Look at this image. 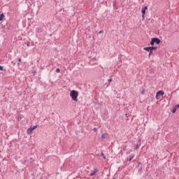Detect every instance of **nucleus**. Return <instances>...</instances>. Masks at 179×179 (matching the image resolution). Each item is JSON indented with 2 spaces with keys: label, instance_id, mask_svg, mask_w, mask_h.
I'll return each instance as SVG.
<instances>
[{
  "label": "nucleus",
  "instance_id": "obj_7",
  "mask_svg": "<svg viewBox=\"0 0 179 179\" xmlns=\"http://www.w3.org/2000/svg\"><path fill=\"white\" fill-rule=\"evenodd\" d=\"M5 17V15H3V13L0 15V22L2 21L3 20V17Z\"/></svg>",
  "mask_w": 179,
  "mask_h": 179
},
{
  "label": "nucleus",
  "instance_id": "obj_1",
  "mask_svg": "<svg viewBox=\"0 0 179 179\" xmlns=\"http://www.w3.org/2000/svg\"><path fill=\"white\" fill-rule=\"evenodd\" d=\"M78 96H79V92L76 90H72L70 92V97H71L73 101H78Z\"/></svg>",
  "mask_w": 179,
  "mask_h": 179
},
{
  "label": "nucleus",
  "instance_id": "obj_11",
  "mask_svg": "<svg viewBox=\"0 0 179 179\" xmlns=\"http://www.w3.org/2000/svg\"><path fill=\"white\" fill-rule=\"evenodd\" d=\"M151 51H153V50H157V47H155V46H151L150 47Z\"/></svg>",
  "mask_w": 179,
  "mask_h": 179
},
{
  "label": "nucleus",
  "instance_id": "obj_21",
  "mask_svg": "<svg viewBox=\"0 0 179 179\" xmlns=\"http://www.w3.org/2000/svg\"><path fill=\"white\" fill-rule=\"evenodd\" d=\"M142 9H145V10H147L148 9V6H145L144 8H143Z\"/></svg>",
  "mask_w": 179,
  "mask_h": 179
},
{
  "label": "nucleus",
  "instance_id": "obj_30",
  "mask_svg": "<svg viewBox=\"0 0 179 179\" xmlns=\"http://www.w3.org/2000/svg\"><path fill=\"white\" fill-rule=\"evenodd\" d=\"M113 179H115V178H113Z\"/></svg>",
  "mask_w": 179,
  "mask_h": 179
},
{
  "label": "nucleus",
  "instance_id": "obj_16",
  "mask_svg": "<svg viewBox=\"0 0 179 179\" xmlns=\"http://www.w3.org/2000/svg\"><path fill=\"white\" fill-rule=\"evenodd\" d=\"M101 157L102 156L103 157L104 159H106V157L104 155V153H103V152L101 153Z\"/></svg>",
  "mask_w": 179,
  "mask_h": 179
},
{
  "label": "nucleus",
  "instance_id": "obj_12",
  "mask_svg": "<svg viewBox=\"0 0 179 179\" xmlns=\"http://www.w3.org/2000/svg\"><path fill=\"white\" fill-rule=\"evenodd\" d=\"M150 55H153V51L152 50H150L149 52V55H148V57L150 58Z\"/></svg>",
  "mask_w": 179,
  "mask_h": 179
},
{
  "label": "nucleus",
  "instance_id": "obj_25",
  "mask_svg": "<svg viewBox=\"0 0 179 179\" xmlns=\"http://www.w3.org/2000/svg\"><path fill=\"white\" fill-rule=\"evenodd\" d=\"M18 61H19V62H22V59L19 58Z\"/></svg>",
  "mask_w": 179,
  "mask_h": 179
},
{
  "label": "nucleus",
  "instance_id": "obj_19",
  "mask_svg": "<svg viewBox=\"0 0 179 179\" xmlns=\"http://www.w3.org/2000/svg\"><path fill=\"white\" fill-rule=\"evenodd\" d=\"M0 71H3V66H0Z\"/></svg>",
  "mask_w": 179,
  "mask_h": 179
},
{
  "label": "nucleus",
  "instance_id": "obj_8",
  "mask_svg": "<svg viewBox=\"0 0 179 179\" xmlns=\"http://www.w3.org/2000/svg\"><path fill=\"white\" fill-rule=\"evenodd\" d=\"M143 50H144L145 51H148V52H149L150 50V47H145V48H143Z\"/></svg>",
  "mask_w": 179,
  "mask_h": 179
},
{
  "label": "nucleus",
  "instance_id": "obj_28",
  "mask_svg": "<svg viewBox=\"0 0 179 179\" xmlns=\"http://www.w3.org/2000/svg\"><path fill=\"white\" fill-rule=\"evenodd\" d=\"M27 45H28V47H29V43H27Z\"/></svg>",
  "mask_w": 179,
  "mask_h": 179
},
{
  "label": "nucleus",
  "instance_id": "obj_22",
  "mask_svg": "<svg viewBox=\"0 0 179 179\" xmlns=\"http://www.w3.org/2000/svg\"><path fill=\"white\" fill-rule=\"evenodd\" d=\"M141 94H145V90L141 92Z\"/></svg>",
  "mask_w": 179,
  "mask_h": 179
},
{
  "label": "nucleus",
  "instance_id": "obj_15",
  "mask_svg": "<svg viewBox=\"0 0 179 179\" xmlns=\"http://www.w3.org/2000/svg\"><path fill=\"white\" fill-rule=\"evenodd\" d=\"M176 111H177V109L176 108H173V109L172 110L173 114H174Z\"/></svg>",
  "mask_w": 179,
  "mask_h": 179
},
{
  "label": "nucleus",
  "instance_id": "obj_14",
  "mask_svg": "<svg viewBox=\"0 0 179 179\" xmlns=\"http://www.w3.org/2000/svg\"><path fill=\"white\" fill-rule=\"evenodd\" d=\"M150 45H155V42H154L153 39L151 40Z\"/></svg>",
  "mask_w": 179,
  "mask_h": 179
},
{
  "label": "nucleus",
  "instance_id": "obj_29",
  "mask_svg": "<svg viewBox=\"0 0 179 179\" xmlns=\"http://www.w3.org/2000/svg\"><path fill=\"white\" fill-rule=\"evenodd\" d=\"M125 115L127 116V114L126 113V114H125Z\"/></svg>",
  "mask_w": 179,
  "mask_h": 179
},
{
  "label": "nucleus",
  "instance_id": "obj_18",
  "mask_svg": "<svg viewBox=\"0 0 179 179\" xmlns=\"http://www.w3.org/2000/svg\"><path fill=\"white\" fill-rule=\"evenodd\" d=\"M56 72L57 73H59V72H61V70L59 69H57Z\"/></svg>",
  "mask_w": 179,
  "mask_h": 179
},
{
  "label": "nucleus",
  "instance_id": "obj_6",
  "mask_svg": "<svg viewBox=\"0 0 179 179\" xmlns=\"http://www.w3.org/2000/svg\"><path fill=\"white\" fill-rule=\"evenodd\" d=\"M139 146H141V140H139V141H138V143L136 145L135 150H138V149L139 148Z\"/></svg>",
  "mask_w": 179,
  "mask_h": 179
},
{
  "label": "nucleus",
  "instance_id": "obj_20",
  "mask_svg": "<svg viewBox=\"0 0 179 179\" xmlns=\"http://www.w3.org/2000/svg\"><path fill=\"white\" fill-rule=\"evenodd\" d=\"M93 131H94V132H97V128L94 127V128L93 129Z\"/></svg>",
  "mask_w": 179,
  "mask_h": 179
},
{
  "label": "nucleus",
  "instance_id": "obj_3",
  "mask_svg": "<svg viewBox=\"0 0 179 179\" xmlns=\"http://www.w3.org/2000/svg\"><path fill=\"white\" fill-rule=\"evenodd\" d=\"M152 41H154V43L160 44V39L159 38H152Z\"/></svg>",
  "mask_w": 179,
  "mask_h": 179
},
{
  "label": "nucleus",
  "instance_id": "obj_13",
  "mask_svg": "<svg viewBox=\"0 0 179 179\" xmlns=\"http://www.w3.org/2000/svg\"><path fill=\"white\" fill-rule=\"evenodd\" d=\"M36 128H37V125L34 126L33 127H31V129L32 131H34V129H36Z\"/></svg>",
  "mask_w": 179,
  "mask_h": 179
},
{
  "label": "nucleus",
  "instance_id": "obj_27",
  "mask_svg": "<svg viewBox=\"0 0 179 179\" xmlns=\"http://www.w3.org/2000/svg\"><path fill=\"white\" fill-rule=\"evenodd\" d=\"M177 108H179V104L176 106Z\"/></svg>",
  "mask_w": 179,
  "mask_h": 179
},
{
  "label": "nucleus",
  "instance_id": "obj_23",
  "mask_svg": "<svg viewBox=\"0 0 179 179\" xmlns=\"http://www.w3.org/2000/svg\"><path fill=\"white\" fill-rule=\"evenodd\" d=\"M108 82H109V83H110V82H113V78L109 79V80H108Z\"/></svg>",
  "mask_w": 179,
  "mask_h": 179
},
{
  "label": "nucleus",
  "instance_id": "obj_10",
  "mask_svg": "<svg viewBox=\"0 0 179 179\" xmlns=\"http://www.w3.org/2000/svg\"><path fill=\"white\" fill-rule=\"evenodd\" d=\"M107 138V134H103L101 135V139H106Z\"/></svg>",
  "mask_w": 179,
  "mask_h": 179
},
{
  "label": "nucleus",
  "instance_id": "obj_4",
  "mask_svg": "<svg viewBox=\"0 0 179 179\" xmlns=\"http://www.w3.org/2000/svg\"><path fill=\"white\" fill-rule=\"evenodd\" d=\"M99 173V170L97 169H94V170L90 173V176L93 177V176H96V173Z\"/></svg>",
  "mask_w": 179,
  "mask_h": 179
},
{
  "label": "nucleus",
  "instance_id": "obj_26",
  "mask_svg": "<svg viewBox=\"0 0 179 179\" xmlns=\"http://www.w3.org/2000/svg\"><path fill=\"white\" fill-rule=\"evenodd\" d=\"M101 33H103V31H100L99 32V34H101Z\"/></svg>",
  "mask_w": 179,
  "mask_h": 179
},
{
  "label": "nucleus",
  "instance_id": "obj_24",
  "mask_svg": "<svg viewBox=\"0 0 179 179\" xmlns=\"http://www.w3.org/2000/svg\"><path fill=\"white\" fill-rule=\"evenodd\" d=\"M138 171L141 173L142 172V167L140 168V170H138Z\"/></svg>",
  "mask_w": 179,
  "mask_h": 179
},
{
  "label": "nucleus",
  "instance_id": "obj_2",
  "mask_svg": "<svg viewBox=\"0 0 179 179\" xmlns=\"http://www.w3.org/2000/svg\"><path fill=\"white\" fill-rule=\"evenodd\" d=\"M160 96H164V92L159 90L157 92V94H156L157 100H159V99H160Z\"/></svg>",
  "mask_w": 179,
  "mask_h": 179
},
{
  "label": "nucleus",
  "instance_id": "obj_17",
  "mask_svg": "<svg viewBox=\"0 0 179 179\" xmlns=\"http://www.w3.org/2000/svg\"><path fill=\"white\" fill-rule=\"evenodd\" d=\"M135 157V155H133L132 157H131L129 159V162H131L132 161V159Z\"/></svg>",
  "mask_w": 179,
  "mask_h": 179
},
{
  "label": "nucleus",
  "instance_id": "obj_5",
  "mask_svg": "<svg viewBox=\"0 0 179 179\" xmlns=\"http://www.w3.org/2000/svg\"><path fill=\"white\" fill-rule=\"evenodd\" d=\"M141 13H142L143 20H145V13H146V10L142 8Z\"/></svg>",
  "mask_w": 179,
  "mask_h": 179
},
{
  "label": "nucleus",
  "instance_id": "obj_9",
  "mask_svg": "<svg viewBox=\"0 0 179 179\" xmlns=\"http://www.w3.org/2000/svg\"><path fill=\"white\" fill-rule=\"evenodd\" d=\"M33 130H31V127L27 129V134H29V135H30V134H31Z\"/></svg>",
  "mask_w": 179,
  "mask_h": 179
}]
</instances>
